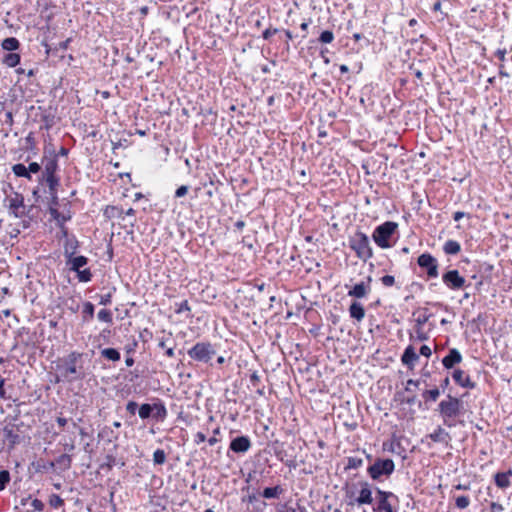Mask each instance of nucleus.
Segmentation results:
<instances>
[{"mask_svg": "<svg viewBox=\"0 0 512 512\" xmlns=\"http://www.w3.org/2000/svg\"><path fill=\"white\" fill-rule=\"evenodd\" d=\"M49 505L52 508L58 509L64 506V500L57 494H52L49 497Z\"/></svg>", "mask_w": 512, "mask_h": 512, "instance_id": "nucleus-42", "label": "nucleus"}, {"mask_svg": "<svg viewBox=\"0 0 512 512\" xmlns=\"http://www.w3.org/2000/svg\"><path fill=\"white\" fill-rule=\"evenodd\" d=\"M176 306L177 307L175 309V313H177V314H181V313H183L185 311H190L191 310L187 300H184L181 303L176 304Z\"/></svg>", "mask_w": 512, "mask_h": 512, "instance_id": "nucleus-50", "label": "nucleus"}, {"mask_svg": "<svg viewBox=\"0 0 512 512\" xmlns=\"http://www.w3.org/2000/svg\"><path fill=\"white\" fill-rule=\"evenodd\" d=\"M59 169L57 157H51L45 160L44 162V170L42 174L38 178V182L40 185L44 184V179L57 177L56 172Z\"/></svg>", "mask_w": 512, "mask_h": 512, "instance_id": "nucleus-12", "label": "nucleus"}, {"mask_svg": "<svg viewBox=\"0 0 512 512\" xmlns=\"http://www.w3.org/2000/svg\"><path fill=\"white\" fill-rule=\"evenodd\" d=\"M70 42H71V38L61 41L55 46L54 50L55 51H65L68 49Z\"/></svg>", "mask_w": 512, "mask_h": 512, "instance_id": "nucleus-57", "label": "nucleus"}, {"mask_svg": "<svg viewBox=\"0 0 512 512\" xmlns=\"http://www.w3.org/2000/svg\"><path fill=\"white\" fill-rule=\"evenodd\" d=\"M462 402L460 399L447 396V400H442L438 405V411L443 419V424L449 428L456 425L455 418L461 414Z\"/></svg>", "mask_w": 512, "mask_h": 512, "instance_id": "nucleus-2", "label": "nucleus"}, {"mask_svg": "<svg viewBox=\"0 0 512 512\" xmlns=\"http://www.w3.org/2000/svg\"><path fill=\"white\" fill-rule=\"evenodd\" d=\"M439 395H440L439 388H434V389H431V390H426L422 394L423 398L426 401L427 400L436 401L438 399Z\"/></svg>", "mask_w": 512, "mask_h": 512, "instance_id": "nucleus-44", "label": "nucleus"}, {"mask_svg": "<svg viewBox=\"0 0 512 512\" xmlns=\"http://www.w3.org/2000/svg\"><path fill=\"white\" fill-rule=\"evenodd\" d=\"M27 170L29 175L32 176V174H37L41 171V165L37 162H31L27 166Z\"/></svg>", "mask_w": 512, "mask_h": 512, "instance_id": "nucleus-52", "label": "nucleus"}, {"mask_svg": "<svg viewBox=\"0 0 512 512\" xmlns=\"http://www.w3.org/2000/svg\"><path fill=\"white\" fill-rule=\"evenodd\" d=\"M462 355L457 348H451L448 354L442 359V365L446 369H452L455 365L462 362Z\"/></svg>", "mask_w": 512, "mask_h": 512, "instance_id": "nucleus-19", "label": "nucleus"}, {"mask_svg": "<svg viewBox=\"0 0 512 512\" xmlns=\"http://www.w3.org/2000/svg\"><path fill=\"white\" fill-rule=\"evenodd\" d=\"M20 60H21L20 54L15 53V52H10V53L4 55L2 62L6 66L12 68V67H16L20 63Z\"/></svg>", "mask_w": 512, "mask_h": 512, "instance_id": "nucleus-29", "label": "nucleus"}, {"mask_svg": "<svg viewBox=\"0 0 512 512\" xmlns=\"http://www.w3.org/2000/svg\"><path fill=\"white\" fill-rule=\"evenodd\" d=\"M3 123L6 124L9 127V129H11L14 123L12 111H6L4 113Z\"/></svg>", "mask_w": 512, "mask_h": 512, "instance_id": "nucleus-56", "label": "nucleus"}, {"mask_svg": "<svg viewBox=\"0 0 512 512\" xmlns=\"http://www.w3.org/2000/svg\"><path fill=\"white\" fill-rule=\"evenodd\" d=\"M30 505H31L33 511H39V512L43 511L44 507H45L44 503L39 499H33L31 501Z\"/></svg>", "mask_w": 512, "mask_h": 512, "instance_id": "nucleus-54", "label": "nucleus"}, {"mask_svg": "<svg viewBox=\"0 0 512 512\" xmlns=\"http://www.w3.org/2000/svg\"><path fill=\"white\" fill-rule=\"evenodd\" d=\"M83 356V353L72 351L66 357L59 359L56 366L58 373L55 377V383L60 381L72 383L83 380L86 376Z\"/></svg>", "mask_w": 512, "mask_h": 512, "instance_id": "nucleus-1", "label": "nucleus"}, {"mask_svg": "<svg viewBox=\"0 0 512 512\" xmlns=\"http://www.w3.org/2000/svg\"><path fill=\"white\" fill-rule=\"evenodd\" d=\"M99 437L103 439L106 438L108 442H112L113 440L118 439V434H115L110 427L106 426L99 432Z\"/></svg>", "mask_w": 512, "mask_h": 512, "instance_id": "nucleus-35", "label": "nucleus"}, {"mask_svg": "<svg viewBox=\"0 0 512 512\" xmlns=\"http://www.w3.org/2000/svg\"><path fill=\"white\" fill-rule=\"evenodd\" d=\"M100 353L108 361L118 362L121 359V354L116 348H104Z\"/></svg>", "mask_w": 512, "mask_h": 512, "instance_id": "nucleus-27", "label": "nucleus"}, {"mask_svg": "<svg viewBox=\"0 0 512 512\" xmlns=\"http://www.w3.org/2000/svg\"><path fill=\"white\" fill-rule=\"evenodd\" d=\"M188 356L197 362L209 363L216 355V349L213 344L208 341L197 342L188 351Z\"/></svg>", "mask_w": 512, "mask_h": 512, "instance_id": "nucleus-6", "label": "nucleus"}, {"mask_svg": "<svg viewBox=\"0 0 512 512\" xmlns=\"http://www.w3.org/2000/svg\"><path fill=\"white\" fill-rule=\"evenodd\" d=\"M283 488L280 485L274 487H266L262 491V497L265 499L278 498L283 493Z\"/></svg>", "mask_w": 512, "mask_h": 512, "instance_id": "nucleus-25", "label": "nucleus"}, {"mask_svg": "<svg viewBox=\"0 0 512 512\" xmlns=\"http://www.w3.org/2000/svg\"><path fill=\"white\" fill-rule=\"evenodd\" d=\"M419 352H420V355L425 356L427 358H429L432 354L431 348L427 345H422L420 347Z\"/></svg>", "mask_w": 512, "mask_h": 512, "instance_id": "nucleus-61", "label": "nucleus"}, {"mask_svg": "<svg viewBox=\"0 0 512 512\" xmlns=\"http://www.w3.org/2000/svg\"><path fill=\"white\" fill-rule=\"evenodd\" d=\"M252 442L248 436H237L230 442L229 449L234 453L244 454L250 450Z\"/></svg>", "mask_w": 512, "mask_h": 512, "instance_id": "nucleus-14", "label": "nucleus"}, {"mask_svg": "<svg viewBox=\"0 0 512 512\" xmlns=\"http://www.w3.org/2000/svg\"><path fill=\"white\" fill-rule=\"evenodd\" d=\"M452 378L455 383L463 388L474 389L476 387V383L473 382L469 375H467L461 369H455L452 373Z\"/></svg>", "mask_w": 512, "mask_h": 512, "instance_id": "nucleus-16", "label": "nucleus"}, {"mask_svg": "<svg viewBox=\"0 0 512 512\" xmlns=\"http://www.w3.org/2000/svg\"><path fill=\"white\" fill-rule=\"evenodd\" d=\"M420 311L422 312L418 318L416 319V326H424L430 318L433 316L432 313L429 312L427 308H421Z\"/></svg>", "mask_w": 512, "mask_h": 512, "instance_id": "nucleus-34", "label": "nucleus"}, {"mask_svg": "<svg viewBox=\"0 0 512 512\" xmlns=\"http://www.w3.org/2000/svg\"><path fill=\"white\" fill-rule=\"evenodd\" d=\"M125 409L127 413H129L131 416H134L139 409V405L137 402L130 400L127 402Z\"/></svg>", "mask_w": 512, "mask_h": 512, "instance_id": "nucleus-48", "label": "nucleus"}, {"mask_svg": "<svg viewBox=\"0 0 512 512\" xmlns=\"http://www.w3.org/2000/svg\"><path fill=\"white\" fill-rule=\"evenodd\" d=\"M103 214L106 218H109V219L118 218V219L124 220V210L121 207L108 205L104 209Z\"/></svg>", "mask_w": 512, "mask_h": 512, "instance_id": "nucleus-24", "label": "nucleus"}, {"mask_svg": "<svg viewBox=\"0 0 512 512\" xmlns=\"http://www.w3.org/2000/svg\"><path fill=\"white\" fill-rule=\"evenodd\" d=\"M415 333H416V339L419 341H426L429 339L428 333L423 331V326H420V327L416 326Z\"/></svg>", "mask_w": 512, "mask_h": 512, "instance_id": "nucleus-49", "label": "nucleus"}, {"mask_svg": "<svg viewBox=\"0 0 512 512\" xmlns=\"http://www.w3.org/2000/svg\"><path fill=\"white\" fill-rule=\"evenodd\" d=\"M1 47H2V49L6 50V51L14 52L19 49L20 42L15 37H8L2 41Z\"/></svg>", "mask_w": 512, "mask_h": 512, "instance_id": "nucleus-26", "label": "nucleus"}, {"mask_svg": "<svg viewBox=\"0 0 512 512\" xmlns=\"http://www.w3.org/2000/svg\"><path fill=\"white\" fill-rule=\"evenodd\" d=\"M349 315L351 318L360 322L365 317V309L363 305L358 301H353L349 306Z\"/></svg>", "mask_w": 512, "mask_h": 512, "instance_id": "nucleus-21", "label": "nucleus"}, {"mask_svg": "<svg viewBox=\"0 0 512 512\" xmlns=\"http://www.w3.org/2000/svg\"><path fill=\"white\" fill-rule=\"evenodd\" d=\"M349 247L355 252L356 256L366 262L373 257V249L369 237L362 231H356L349 237Z\"/></svg>", "mask_w": 512, "mask_h": 512, "instance_id": "nucleus-3", "label": "nucleus"}, {"mask_svg": "<svg viewBox=\"0 0 512 512\" xmlns=\"http://www.w3.org/2000/svg\"><path fill=\"white\" fill-rule=\"evenodd\" d=\"M429 438L436 443H447L450 439V435L445 429L438 426L437 429L429 435Z\"/></svg>", "mask_w": 512, "mask_h": 512, "instance_id": "nucleus-23", "label": "nucleus"}, {"mask_svg": "<svg viewBox=\"0 0 512 512\" xmlns=\"http://www.w3.org/2000/svg\"><path fill=\"white\" fill-rule=\"evenodd\" d=\"M376 495L377 501H385L391 498L398 500L397 496L394 493L383 491L379 488L376 489Z\"/></svg>", "mask_w": 512, "mask_h": 512, "instance_id": "nucleus-38", "label": "nucleus"}, {"mask_svg": "<svg viewBox=\"0 0 512 512\" xmlns=\"http://www.w3.org/2000/svg\"><path fill=\"white\" fill-rule=\"evenodd\" d=\"M116 465V458L112 454H108L105 457V462L100 465V469L112 470L113 466Z\"/></svg>", "mask_w": 512, "mask_h": 512, "instance_id": "nucleus-41", "label": "nucleus"}, {"mask_svg": "<svg viewBox=\"0 0 512 512\" xmlns=\"http://www.w3.org/2000/svg\"><path fill=\"white\" fill-rule=\"evenodd\" d=\"M206 441V436L202 432H197L194 436V443L199 445L200 443Z\"/></svg>", "mask_w": 512, "mask_h": 512, "instance_id": "nucleus-63", "label": "nucleus"}, {"mask_svg": "<svg viewBox=\"0 0 512 512\" xmlns=\"http://www.w3.org/2000/svg\"><path fill=\"white\" fill-rule=\"evenodd\" d=\"M418 360L419 355L416 353L415 348L412 345H408L401 355L402 364L412 370Z\"/></svg>", "mask_w": 512, "mask_h": 512, "instance_id": "nucleus-15", "label": "nucleus"}, {"mask_svg": "<svg viewBox=\"0 0 512 512\" xmlns=\"http://www.w3.org/2000/svg\"><path fill=\"white\" fill-rule=\"evenodd\" d=\"M460 250H461V245L459 242H457L455 240H448L445 242V244L443 246V251L447 255H456L460 252Z\"/></svg>", "mask_w": 512, "mask_h": 512, "instance_id": "nucleus-28", "label": "nucleus"}, {"mask_svg": "<svg viewBox=\"0 0 512 512\" xmlns=\"http://www.w3.org/2000/svg\"><path fill=\"white\" fill-rule=\"evenodd\" d=\"M3 437L4 442L8 443V450L14 449V447L23 440L19 425L11 423L4 426Z\"/></svg>", "mask_w": 512, "mask_h": 512, "instance_id": "nucleus-9", "label": "nucleus"}, {"mask_svg": "<svg viewBox=\"0 0 512 512\" xmlns=\"http://www.w3.org/2000/svg\"><path fill=\"white\" fill-rule=\"evenodd\" d=\"M79 247H80V243L74 235L67 237V239H65V242L63 244L64 257L68 258L70 256L76 255Z\"/></svg>", "mask_w": 512, "mask_h": 512, "instance_id": "nucleus-20", "label": "nucleus"}, {"mask_svg": "<svg viewBox=\"0 0 512 512\" xmlns=\"http://www.w3.org/2000/svg\"><path fill=\"white\" fill-rule=\"evenodd\" d=\"M402 401L410 406L415 405L416 403H418V405L421 406V401L417 400L416 395H411V396L407 397L406 399H403Z\"/></svg>", "mask_w": 512, "mask_h": 512, "instance_id": "nucleus-60", "label": "nucleus"}, {"mask_svg": "<svg viewBox=\"0 0 512 512\" xmlns=\"http://www.w3.org/2000/svg\"><path fill=\"white\" fill-rule=\"evenodd\" d=\"M10 482V472L8 470L0 471V491H3Z\"/></svg>", "mask_w": 512, "mask_h": 512, "instance_id": "nucleus-46", "label": "nucleus"}, {"mask_svg": "<svg viewBox=\"0 0 512 512\" xmlns=\"http://www.w3.org/2000/svg\"><path fill=\"white\" fill-rule=\"evenodd\" d=\"M97 318L99 321L105 322V323H112L113 317L110 310L102 309L98 312Z\"/></svg>", "mask_w": 512, "mask_h": 512, "instance_id": "nucleus-43", "label": "nucleus"}, {"mask_svg": "<svg viewBox=\"0 0 512 512\" xmlns=\"http://www.w3.org/2000/svg\"><path fill=\"white\" fill-rule=\"evenodd\" d=\"M111 302H112V292H108V293L100 296V301H99L100 305L107 306V305H110Z\"/></svg>", "mask_w": 512, "mask_h": 512, "instance_id": "nucleus-55", "label": "nucleus"}, {"mask_svg": "<svg viewBox=\"0 0 512 512\" xmlns=\"http://www.w3.org/2000/svg\"><path fill=\"white\" fill-rule=\"evenodd\" d=\"M494 481L498 488L507 489L511 485L509 472H498L494 475Z\"/></svg>", "mask_w": 512, "mask_h": 512, "instance_id": "nucleus-22", "label": "nucleus"}, {"mask_svg": "<svg viewBox=\"0 0 512 512\" xmlns=\"http://www.w3.org/2000/svg\"><path fill=\"white\" fill-rule=\"evenodd\" d=\"M395 469V464L392 459L377 458L375 462L367 469L369 476L373 480H379L382 476H390Z\"/></svg>", "mask_w": 512, "mask_h": 512, "instance_id": "nucleus-7", "label": "nucleus"}, {"mask_svg": "<svg viewBox=\"0 0 512 512\" xmlns=\"http://www.w3.org/2000/svg\"><path fill=\"white\" fill-rule=\"evenodd\" d=\"M166 461V453L162 449H157L153 453V462L157 465H162Z\"/></svg>", "mask_w": 512, "mask_h": 512, "instance_id": "nucleus-40", "label": "nucleus"}, {"mask_svg": "<svg viewBox=\"0 0 512 512\" xmlns=\"http://www.w3.org/2000/svg\"><path fill=\"white\" fill-rule=\"evenodd\" d=\"M334 40V34L330 30H325L321 32L318 41L322 44H329Z\"/></svg>", "mask_w": 512, "mask_h": 512, "instance_id": "nucleus-45", "label": "nucleus"}, {"mask_svg": "<svg viewBox=\"0 0 512 512\" xmlns=\"http://www.w3.org/2000/svg\"><path fill=\"white\" fill-rule=\"evenodd\" d=\"M8 208L10 214L16 218H21L26 215V206L24 204V197L22 194L15 192L14 197L9 199Z\"/></svg>", "mask_w": 512, "mask_h": 512, "instance_id": "nucleus-11", "label": "nucleus"}, {"mask_svg": "<svg viewBox=\"0 0 512 512\" xmlns=\"http://www.w3.org/2000/svg\"><path fill=\"white\" fill-rule=\"evenodd\" d=\"M95 307L94 305L87 301L83 304V310H82V318L84 322L90 321L94 316Z\"/></svg>", "mask_w": 512, "mask_h": 512, "instance_id": "nucleus-31", "label": "nucleus"}, {"mask_svg": "<svg viewBox=\"0 0 512 512\" xmlns=\"http://www.w3.org/2000/svg\"><path fill=\"white\" fill-rule=\"evenodd\" d=\"M77 274V278L79 282H90L92 280L93 274L90 268H82L75 272Z\"/></svg>", "mask_w": 512, "mask_h": 512, "instance_id": "nucleus-33", "label": "nucleus"}, {"mask_svg": "<svg viewBox=\"0 0 512 512\" xmlns=\"http://www.w3.org/2000/svg\"><path fill=\"white\" fill-rule=\"evenodd\" d=\"M189 187L187 185H181L179 186L175 191V197L176 198H182L188 193Z\"/></svg>", "mask_w": 512, "mask_h": 512, "instance_id": "nucleus-58", "label": "nucleus"}, {"mask_svg": "<svg viewBox=\"0 0 512 512\" xmlns=\"http://www.w3.org/2000/svg\"><path fill=\"white\" fill-rule=\"evenodd\" d=\"M380 281L385 287H391L395 284V277L392 275H384L380 278Z\"/></svg>", "mask_w": 512, "mask_h": 512, "instance_id": "nucleus-51", "label": "nucleus"}, {"mask_svg": "<svg viewBox=\"0 0 512 512\" xmlns=\"http://www.w3.org/2000/svg\"><path fill=\"white\" fill-rule=\"evenodd\" d=\"M363 465V459L360 457H348L346 469H358Z\"/></svg>", "mask_w": 512, "mask_h": 512, "instance_id": "nucleus-39", "label": "nucleus"}, {"mask_svg": "<svg viewBox=\"0 0 512 512\" xmlns=\"http://www.w3.org/2000/svg\"><path fill=\"white\" fill-rule=\"evenodd\" d=\"M372 277L367 276L366 281L355 284L349 291L348 296L356 299L365 298L371 291Z\"/></svg>", "mask_w": 512, "mask_h": 512, "instance_id": "nucleus-13", "label": "nucleus"}, {"mask_svg": "<svg viewBox=\"0 0 512 512\" xmlns=\"http://www.w3.org/2000/svg\"><path fill=\"white\" fill-rule=\"evenodd\" d=\"M286 512H307V509L300 502H296L295 506L287 507Z\"/></svg>", "mask_w": 512, "mask_h": 512, "instance_id": "nucleus-53", "label": "nucleus"}, {"mask_svg": "<svg viewBox=\"0 0 512 512\" xmlns=\"http://www.w3.org/2000/svg\"><path fill=\"white\" fill-rule=\"evenodd\" d=\"M372 501L373 497L370 485L367 482H364L361 484L359 496L354 501L349 502V505H353L354 503H357L358 505L371 504Z\"/></svg>", "mask_w": 512, "mask_h": 512, "instance_id": "nucleus-18", "label": "nucleus"}, {"mask_svg": "<svg viewBox=\"0 0 512 512\" xmlns=\"http://www.w3.org/2000/svg\"><path fill=\"white\" fill-rule=\"evenodd\" d=\"M455 504L457 506V508L459 509H465L469 506L470 504V499L468 496H458L455 500Z\"/></svg>", "mask_w": 512, "mask_h": 512, "instance_id": "nucleus-47", "label": "nucleus"}, {"mask_svg": "<svg viewBox=\"0 0 512 512\" xmlns=\"http://www.w3.org/2000/svg\"><path fill=\"white\" fill-rule=\"evenodd\" d=\"M506 49H497L495 51V57H497L501 62H504L506 60Z\"/></svg>", "mask_w": 512, "mask_h": 512, "instance_id": "nucleus-62", "label": "nucleus"}, {"mask_svg": "<svg viewBox=\"0 0 512 512\" xmlns=\"http://www.w3.org/2000/svg\"><path fill=\"white\" fill-rule=\"evenodd\" d=\"M12 172L16 177L26 178L28 180L32 179V176L29 175L27 166L22 163H17L12 166Z\"/></svg>", "mask_w": 512, "mask_h": 512, "instance_id": "nucleus-30", "label": "nucleus"}, {"mask_svg": "<svg viewBox=\"0 0 512 512\" xmlns=\"http://www.w3.org/2000/svg\"><path fill=\"white\" fill-rule=\"evenodd\" d=\"M88 262L89 259L83 255H73L65 258V264L72 272H77L78 270L84 268Z\"/></svg>", "mask_w": 512, "mask_h": 512, "instance_id": "nucleus-17", "label": "nucleus"}, {"mask_svg": "<svg viewBox=\"0 0 512 512\" xmlns=\"http://www.w3.org/2000/svg\"><path fill=\"white\" fill-rule=\"evenodd\" d=\"M490 509H491V512H501V511H503L504 508H503L502 504H500V503L491 502Z\"/></svg>", "mask_w": 512, "mask_h": 512, "instance_id": "nucleus-64", "label": "nucleus"}, {"mask_svg": "<svg viewBox=\"0 0 512 512\" xmlns=\"http://www.w3.org/2000/svg\"><path fill=\"white\" fill-rule=\"evenodd\" d=\"M417 264L421 269L426 271L427 277L429 279L438 277V261L430 253L426 252L421 254L417 259Z\"/></svg>", "mask_w": 512, "mask_h": 512, "instance_id": "nucleus-8", "label": "nucleus"}, {"mask_svg": "<svg viewBox=\"0 0 512 512\" xmlns=\"http://www.w3.org/2000/svg\"><path fill=\"white\" fill-rule=\"evenodd\" d=\"M278 31L279 30L277 28H267L266 30L263 31L262 37L265 40H269L271 38V36L276 34Z\"/></svg>", "mask_w": 512, "mask_h": 512, "instance_id": "nucleus-59", "label": "nucleus"}, {"mask_svg": "<svg viewBox=\"0 0 512 512\" xmlns=\"http://www.w3.org/2000/svg\"><path fill=\"white\" fill-rule=\"evenodd\" d=\"M44 184L48 186L50 195L57 194V189L60 185V178L57 176L54 178L44 179Z\"/></svg>", "mask_w": 512, "mask_h": 512, "instance_id": "nucleus-32", "label": "nucleus"}, {"mask_svg": "<svg viewBox=\"0 0 512 512\" xmlns=\"http://www.w3.org/2000/svg\"><path fill=\"white\" fill-rule=\"evenodd\" d=\"M56 463L60 465L64 470L71 467L72 459L68 454H62L56 459Z\"/></svg>", "mask_w": 512, "mask_h": 512, "instance_id": "nucleus-37", "label": "nucleus"}, {"mask_svg": "<svg viewBox=\"0 0 512 512\" xmlns=\"http://www.w3.org/2000/svg\"><path fill=\"white\" fill-rule=\"evenodd\" d=\"M397 229L398 223L386 221L374 229L372 239L376 245L382 249L391 248L392 244L390 243V239L397 232Z\"/></svg>", "mask_w": 512, "mask_h": 512, "instance_id": "nucleus-4", "label": "nucleus"}, {"mask_svg": "<svg viewBox=\"0 0 512 512\" xmlns=\"http://www.w3.org/2000/svg\"><path fill=\"white\" fill-rule=\"evenodd\" d=\"M443 283L451 290H459L466 287V280L456 269L448 270L442 275Z\"/></svg>", "mask_w": 512, "mask_h": 512, "instance_id": "nucleus-10", "label": "nucleus"}, {"mask_svg": "<svg viewBox=\"0 0 512 512\" xmlns=\"http://www.w3.org/2000/svg\"><path fill=\"white\" fill-rule=\"evenodd\" d=\"M375 512H393L392 504L388 500L385 501H377V505L374 508Z\"/></svg>", "mask_w": 512, "mask_h": 512, "instance_id": "nucleus-36", "label": "nucleus"}, {"mask_svg": "<svg viewBox=\"0 0 512 512\" xmlns=\"http://www.w3.org/2000/svg\"><path fill=\"white\" fill-rule=\"evenodd\" d=\"M138 415L142 420L152 418L156 422H163L167 418L168 411L164 402L160 399H156V402L153 404H141L138 409Z\"/></svg>", "mask_w": 512, "mask_h": 512, "instance_id": "nucleus-5", "label": "nucleus"}]
</instances>
